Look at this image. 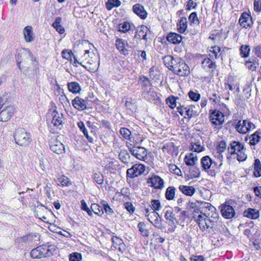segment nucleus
<instances>
[{"mask_svg": "<svg viewBox=\"0 0 261 261\" xmlns=\"http://www.w3.org/2000/svg\"><path fill=\"white\" fill-rule=\"evenodd\" d=\"M67 87L68 90L73 93L76 94L81 90L80 85L75 82L68 83Z\"/></svg>", "mask_w": 261, "mask_h": 261, "instance_id": "obj_38", "label": "nucleus"}, {"mask_svg": "<svg viewBox=\"0 0 261 261\" xmlns=\"http://www.w3.org/2000/svg\"><path fill=\"white\" fill-rule=\"evenodd\" d=\"M250 48L249 45H242L240 48V55L242 58H247L249 55Z\"/></svg>", "mask_w": 261, "mask_h": 261, "instance_id": "obj_44", "label": "nucleus"}, {"mask_svg": "<svg viewBox=\"0 0 261 261\" xmlns=\"http://www.w3.org/2000/svg\"><path fill=\"white\" fill-rule=\"evenodd\" d=\"M112 241L113 242V246L115 249H117L118 245H120V244L123 242L121 239L116 236H113L112 238Z\"/></svg>", "mask_w": 261, "mask_h": 261, "instance_id": "obj_64", "label": "nucleus"}, {"mask_svg": "<svg viewBox=\"0 0 261 261\" xmlns=\"http://www.w3.org/2000/svg\"><path fill=\"white\" fill-rule=\"evenodd\" d=\"M197 160V156L193 153L187 154L184 158V162L186 164L190 167L194 166Z\"/></svg>", "mask_w": 261, "mask_h": 261, "instance_id": "obj_25", "label": "nucleus"}, {"mask_svg": "<svg viewBox=\"0 0 261 261\" xmlns=\"http://www.w3.org/2000/svg\"><path fill=\"white\" fill-rule=\"evenodd\" d=\"M121 4V2L119 0H108L106 3V6L108 10H111L114 7H119Z\"/></svg>", "mask_w": 261, "mask_h": 261, "instance_id": "obj_42", "label": "nucleus"}, {"mask_svg": "<svg viewBox=\"0 0 261 261\" xmlns=\"http://www.w3.org/2000/svg\"><path fill=\"white\" fill-rule=\"evenodd\" d=\"M14 113V108L12 106L5 108L0 112V121L2 122L8 121Z\"/></svg>", "mask_w": 261, "mask_h": 261, "instance_id": "obj_16", "label": "nucleus"}, {"mask_svg": "<svg viewBox=\"0 0 261 261\" xmlns=\"http://www.w3.org/2000/svg\"><path fill=\"white\" fill-rule=\"evenodd\" d=\"M165 218L169 221V225H172L174 224V221L176 219L175 215L171 210H167L165 215Z\"/></svg>", "mask_w": 261, "mask_h": 261, "instance_id": "obj_46", "label": "nucleus"}, {"mask_svg": "<svg viewBox=\"0 0 261 261\" xmlns=\"http://www.w3.org/2000/svg\"><path fill=\"white\" fill-rule=\"evenodd\" d=\"M176 60L174 65L172 66V68H170V70L180 76H188L190 73L188 65L181 58L178 57Z\"/></svg>", "mask_w": 261, "mask_h": 261, "instance_id": "obj_7", "label": "nucleus"}, {"mask_svg": "<svg viewBox=\"0 0 261 261\" xmlns=\"http://www.w3.org/2000/svg\"><path fill=\"white\" fill-rule=\"evenodd\" d=\"M116 194L118 195L119 196H123L125 200H130L131 199V193L130 189L128 187H123L120 191H117Z\"/></svg>", "mask_w": 261, "mask_h": 261, "instance_id": "obj_32", "label": "nucleus"}, {"mask_svg": "<svg viewBox=\"0 0 261 261\" xmlns=\"http://www.w3.org/2000/svg\"><path fill=\"white\" fill-rule=\"evenodd\" d=\"M187 19L186 17L181 18L179 23L177 24V29L179 33H184L187 28Z\"/></svg>", "mask_w": 261, "mask_h": 261, "instance_id": "obj_36", "label": "nucleus"}, {"mask_svg": "<svg viewBox=\"0 0 261 261\" xmlns=\"http://www.w3.org/2000/svg\"><path fill=\"white\" fill-rule=\"evenodd\" d=\"M138 228L141 234L143 237H148L149 236V231L147 229L146 225L143 222H140L138 224Z\"/></svg>", "mask_w": 261, "mask_h": 261, "instance_id": "obj_39", "label": "nucleus"}, {"mask_svg": "<svg viewBox=\"0 0 261 261\" xmlns=\"http://www.w3.org/2000/svg\"><path fill=\"white\" fill-rule=\"evenodd\" d=\"M253 174L256 177L261 176V163L258 159L254 161Z\"/></svg>", "mask_w": 261, "mask_h": 261, "instance_id": "obj_40", "label": "nucleus"}, {"mask_svg": "<svg viewBox=\"0 0 261 261\" xmlns=\"http://www.w3.org/2000/svg\"><path fill=\"white\" fill-rule=\"evenodd\" d=\"M150 33V31L147 27L142 25L137 28L134 39H142L146 40L147 39V36L149 35Z\"/></svg>", "mask_w": 261, "mask_h": 261, "instance_id": "obj_15", "label": "nucleus"}, {"mask_svg": "<svg viewBox=\"0 0 261 261\" xmlns=\"http://www.w3.org/2000/svg\"><path fill=\"white\" fill-rule=\"evenodd\" d=\"M119 133L123 138L130 141L131 132L128 129L125 127H121L120 129Z\"/></svg>", "mask_w": 261, "mask_h": 261, "instance_id": "obj_51", "label": "nucleus"}, {"mask_svg": "<svg viewBox=\"0 0 261 261\" xmlns=\"http://www.w3.org/2000/svg\"><path fill=\"white\" fill-rule=\"evenodd\" d=\"M241 150H245L244 145L239 141H232L229 144L227 151L231 155L236 154Z\"/></svg>", "mask_w": 261, "mask_h": 261, "instance_id": "obj_17", "label": "nucleus"}, {"mask_svg": "<svg viewBox=\"0 0 261 261\" xmlns=\"http://www.w3.org/2000/svg\"><path fill=\"white\" fill-rule=\"evenodd\" d=\"M51 88L54 90L55 95L61 96V97L59 98V100H61L64 99V90L60 88L59 85L57 84L56 81H55V84H53Z\"/></svg>", "mask_w": 261, "mask_h": 261, "instance_id": "obj_34", "label": "nucleus"}, {"mask_svg": "<svg viewBox=\"0 0 261 261\" xmlns=\"http://www.w3.org/2000/svg\"><path fill=\"white\" fill-rule=\"evenodd\" d=\"M91 211L98 216H101L103 214L102 207L96 203H92L91 205Z\"/></svg>", "mask_w": 261, "mask_h": 261, "instance_id": "obj_49", "label": "nucleus"}, {"mask_svg": "<svg viewBox=\"0 0 261 261\" xmlns=\"http://www.w3.org/2000/svg\"><path fill=\"white\" fill-rule=\"evenodd\" d=\"M260 139L259 133L258 131L255 132L251 135L250 144L251 145H256L259 141Z\"/></svg>", "mask_w": 261, "mask_h": 261, "instance_id": "obj_48", "label": "nucleus"}, {"mask_svg": "<svg viewBox=\"0 0 261 261\" xmlns=\"http://www.w3.org/2000/svg\"><path fill=\"white\" fill-rule=\"evenodd\" d=\"M211 122L215 125H221L224 122V114L218 110H215L210 114Z\"/></svg>", "mask_w": 261, "mask_h": 261, "instance_id": "obj_13", "label": "nucleus"}, {"mask_svg": "<svg viewBox=\"0 0 261 261\" xmlns=\"http://www.w3.org/2000/svg\"><path fill=\"white\" fill-rule=\"evenodd\" d=\"M167 39L170 43L178 44L182 40V37L178 34L171 32L167 35Z\"/></svg>", "mask_w": 261, "mask_h": 261, "instance_id": "obj_26", "label": "nucleus"}, {"mask_svg": "<svg viewBox=\"0 0 261 261\" xmlns=\"http://www.w3.org/2000/svg\"><path fill=\"white\" fill-rule=\"evenodd\" d=\"M93 178L95 181L99 185H101L103 182V176L100 172H96L93 174Z\"/></svg>", "mask_w": 261, "mask_h": 261, "instance_id": "obj_57", "label": "nucleus"}, {"mask_svg": "<svg viewBox=\"0 0 261 261\" xmlns=\"http://www.w3.org/2000/svg\"><path fill=\"white\" fill-rule=\"evenodd\" d=\"M145 171V166L141 164H136L127 170V177L135 178L141 175Z\"/></svg>", "mask_w": 261, "mask_h": 261, "instance_id": "obj_11", "label": "nucleus"}, {"mask_svg": "<svg viewBox=\"0 0 261 261\" xmlns=\"http://www.w3.org/2000/svg\"><path fill=\"white\" fill-rule=\"evenodd\" d=\"M221 212L222 215L226 219H230L235 215L233 208L231 206L226 204H223L222 205Z\"/></svg>", "mask_w": 261, "mask_h": 261, "instance_id": "obj_19", "label": "nucleus"}, {"mask_svg": "<svg viewBox=\"0 0 261 261\" xmlns=\"http://www.w3.org/2000/svg\"><path fill=\"white\" fill-rule=\"evenodd\" d=\"M23 34L25 40L28 42H30L33 41V28L30 25L25 27L23 29Z\"/></svg>", "mask_w": 261, "mask_h": 261, "instance_id": "obj_28", "label": "nucleus"}, {"mask_svg": "<svg viewBox=\"0 0 261 261\" xmlns=\"http://www.w3.org/2000/svg\"><path fill=\"white\" fill-rule=\"evenodd\" d=\"M63 138V135H59L57 136L56 140L50 144V148L53 151L57 154H60L65 150L64 145L61 142Z\"/></svg>", "mask_w": 261, "mask_h": 261, "instance_id": "obj_12", "label": "nucleus"}, {"mask_svg": "<svg viewBox=\"0 0 261 261\" xmlns=\"http://www.w3.org/2000/svg\"><path fill=\"white\" fill-rule=\"evenodd\" d=\"M244 216L251 219H256L259 217V214L256 209L249 208L244 212Z\"/></svg>", "mask_w": 261, "mask_h": 261, "instance_id": "obj_27", "label": "nucleus"}, {"mask_svg": "<svg viewBox=\"0 0 261 261\" xmlns=\"http://www.w3.org/2000/svg\"><path fill=\"white\" fill-rule=\"evenodd\" d=\"M39 251L41 252L42 257H49L53 255L56 249L55 245H50L49 243L39 246Z\"/></svg>", "mask_w": 261, "mask_h": 261, "instance_id": "obj_14", "label": "nucleus"}, {"mask_svg": "<svg viewBox=\"0 0 261 261\" xmlns=\"http://www.w3.org/2000/svg\"><path fill=\"white\" fill-rule=\"evenodd\" d=\"M127 146L132 154L137 159L144 161L147 159V151L144 147L130 144Z\"/></svg>", "mask_w": 261, "mask_h": 261, "instance_id": "obj_9", "label": "nucleus"}, {"mask_svg": "<svg viewBox=\"0 0 261 261\" xmlns=\"http://www.w3.org/2000/svg\"><path fill=\"white\" fill-rule=\"evenodd\" d=\"M176 189L173 186L168 187L165 192V198L168 200H172L174 199Z\"/></svg>", "mask_w": 261, "mask_h": 261, "instance_id": "obj_31", "label": "nucleus"}, {"mask_svg": "<svg viewBox=\"0 0 261 261\" xmlns=\"http://www.w3.org/2000/svg\"><path fill=\"white\" fill-rule=\"evenodd\" d=\"M133 10L134 12L141 19H144L147 17V13L143 5L136 4L133 6Z\"/></svg>", "mask_w": 261, "mask_h": 261, "instance_id": "obj_23", "label": "nucleus"}, {"mask_svg": "<svg viewBox=\"0 0 261 261\" xmlns=\"http://www.w3.org/2000/svg\"><path fill=\"white\" fill-rule=\"evenodd\" d=\"M190 177L191 178H197L200 176V172L199 169L194 166H191L189 168Z\"/></svg>", "mask_w": 261, "mask_h": 261, "instance_id": "obj_43", "label": "nucleus"}, {"mask_svg": "<svg viewBox=\"0 0 261 261\" xmlns=\"http://www.w3.org/2000/svg\"><path fill=\"white\" fill-rule=\"evenodd\" d=\"M53 108L49 109L46 114V121L48 127L52 129L51 127H56L57 129H61L63 127V123L62 118L58 115V112L56 111V107L53 104Z\"/></svg>", "mask_w": 261, "mask_h": 261, "instance_id": "obj_3", "label": "nucleus"}, {"mask_svg": "<svg viewBox=\"0 0 261 261\" xmlns=\"http://www.w3.org/2000/svg\"><path fill=\"white\" fill-rule=\"evenodd\" d=\"M189 98L193 101H197L200 98V94L192 90L188 93Z\"/></svg>", "mask_w": 261, "mask_h": 261, "instance_id": "obj_58", "label": "nucleus"}, {"mask_svg": "<svg viewBox=\"0 0 261 261\" xmlns=\"http://www.w3.org/2000/svg\"><path fill=\"white\" fill-rule=\"evenodd\" d=\"M39 246L37 247L36 248H34L31 250L30 252V256L31 257L34 259L41 258L42 257V255L41 252L39 251Z\"/></svg>", "mask_w": 261, "mask_h": 261, "instance_id": "obj_52", "label": "nucleus"}, {"mask_svg": "<svg viewBox=\"0 0 261 261\" xmlns=\"http://www.w3.org/2000/svg\"><path fill=\"white\" fill-rule=\"evenodd\" d=\"M96 56L94 53H91V56L87 60H82L81 62H79L77 60V58L75 55L72 52L71 50H69L67 52V55H66V60L70 61V63H72L74 66H76V64L79 63L85 69L90 71V70H93L90 67V65L95 64L96 62Z\"/></svg>", "mask_w": 261, "mask_h": 261, "instance_id": "obj_5", "label": "nucleus"}, {"mask_svg": "<svg viewBox=\"0 0 261 261\" xmlns=\"http://www.w3.org/2000/svg\"><path fill=\"white\" fill-rule=\"evenodd\" d=\"M203 170L206 171L208 174L215 177L221 171V164L212 160L208 155L203 156L200 161Z\"/></svg>", "mask_w": 261, "mask_h": 261, "instance_id": "obj_2", "label": "nucleus"}, {"mask_svg": "<svg viewBox=\"0 0 261 261\" xmlns=\"http://www.w3.org/2000/svg\"><path fill=\"white\" fill-rule=\"evenodd\" d=\"M177 57H173L171 56H166L163 58L164 65L170 70L172 68V66L174 64L175 60H176Z\"/></svg>", "mask_w": 261, "mask_h": 261, "instance_id": "obj_33", "label": "nucleus"}, {"mask_svg": "<svg viewBox=\"0 0 261 261\" xmlns=\"http://www.w3.org/2000/svg\"><path fill=\"white\" fill-rule=\"evenodd\" d=\"M167 103L169 104V107L171 109H174L176 107V98L172 95L169 96L166 99Z\"/></svg>", "mask_w": 261, "mask_h": 261, "instance_id": "obj_61", "label": "nucleus"}, {"mask_svg": "<svg viewBox=\"0 0 261 261\" xmlns=\"http://www.w3.org/2000/svg\"><path fill=\"white\" fill-rule=\"evenodd\" d=\"M226 143L224 141H221L217 146L216 150L223 153L226 149Z\"/></svg>", "mask_w": 261, "mask_h": 261, "instance_id": "obj_63", "label": "nucleus"}, {"mask_svg": "<svg viewBox=\"0 0 261 261\" xmlns=\"http://www.w3.org/2000/svg\"><path fill=\"white\" fill-rule=\"evenodd\" d=\"M204 145H201L199 141L192 142L190 145V150L196 152H200L204 150Z\"/></svg>", "mask_w": 261, "mask_h": 261, "instance_id": "obj_37", "label": "nucleus"}, {"mask_svg": "<svg viewBox=\"0 0 261 261\" xmlns=\"http://www.w3.org/2000/svg\"><path fill=\"white\" fill-rule=\"evenodd\" d=\"M213 50L211 51V56H214L216 59L218 58L221 55V48L218 46H214L212 47Z\"/></svg>", "mask_w": 261, "mask_h": 261, "instance_id": "obj_60", "label": "nucleus"}, {"mask_svg": "<svg viewBox=\"0 0 261 261\" xmlns=\"http://www.w3.org/2000/svg\"><path fill=\"white\" fill-rule=\"evenodd\" d=\"M245 65L248 69L255 71L258 65V60L256 59H249L245 63Z\"/></svg>", "mask_w": 261, "mask_h": 261, "instance_id": "obj_35", "label": "nucleus"}, {"mask_svg": "<svg viewBox=\"0 0 261 261\" xmlns=\"http://www.w3.org/2000/svg\"><path fill=\"white\" fill-rule=\"evenodd\" d=\"M193 108H195V107L193 106H190L187 107V110H186V115L189 119L198 115V113L197 111L194 110Z\"/></svg>", "mask_w": 261, "mask_h": 261, "instance_id": "obj_45", "label": "nucleus"}, {"mask_svg": "<svg viewBox=\"0 0 261 261\" xmlns=\"http://www.w3.org/2000/svg\"><path fill=\"white\" fill-rule=\"evenodd\" d=\"M201 64L204 69H212V71L217 67L215 62L212 61L210 58L204 59L202 61Z\"/></svg>", "mask_w": 261, "mask_h": 261, "instance_id": "obj_29", "label": "nucleus"}, {"mask_svg": "<svg viewBox=\"0 0 261 261\" xmlns=\"http://www.w3.org/2000/svg\"><path fill=\"white\" fill-rule=\"evenodd\" d=\"M40 238V236L38 233H29L18 237L15 242L22 246L24 244H37Z\"/></svg>", "mask_w": 261, "mask_h": 261, "instance_id": "obj_8", "label": "nucleus"}, {"mask_svg": "<svg viewBox=\"0 0 261 261\" xmlns=\"http://www.w3.org/2000/svg\"><path fill=\"white\" fill-rule=\"evenodd\" d=\"M101 204L102 205V210L105 211V212L106 213V214L112 215L114 213L113 210L110 207V205L107 201L105 200L101 201Z\"/></svg>", "mask_w": 261, "mask_h": 261, "instance_id": "obj_50", "label": "nucleus"}, {"mask_svg": "<svg viewBox=\"0 0 261 261\" xmlns=\"http://www.w3.org/2000/svg\"><path fill=\"white\" fill-rule=\"evenodd\" d=\"M28 57H29L30 60L32 62L34 70L33 71L31 70L30 73L29 72V71L27 70L25 74H28V75L30 77H33L39 72V68L38 66V63L36 61V58L33 56L30 50H24L22 53L17 55V57H16L17 65L18 68L20 69H21L20 64L22 62L21 60L22 59V58H28Z\"/></svg>", "mask_w": 261, "mask_h": 261, "instance_id": "obj_4", "label": "nucleus"}, {"mask_svg": "<svg viewBox=\"0 0 261 261\" xmlns=\"http://www.w3.org/2000/svg\"><path fill=\"white\" fill-rule=\"evenodd\" d=\"M239 22L241 26L245 28H247L253 24L251 16L247 12L242 13Z\"/></svg>", "mask_w": 261, "mask_h": 261, "instance_id": "obj_18", "label": "nucleus"}, {"mask_svg": "<svg viewBox=\"0 0 261 261\" xmlns=\"http://www.w3.org/2000/svg\"><path fill=\"white\" fill-rule=\"evenodd\" d=\"M69 261H81L82 255L78 252H73L69 255Z\"/></svg>", "mask_w": 261, "mask_h": 261, "instance_id": "obj_54", "label": "nucleus"}, {"mask_svg": "<svg viewBox=\"0 0 261 261\" xmlns=\"http://www.w3.org/2000/svg\"><path fill=\"white\" fill-rule=\"evenodd\" d=\"M245 150H241L236 153L237 159L239 161H244L247 159V155L245 153Z\"/></svg>", "mask_w": 261, "mask_h": 261, "instance_id": "obj_62", "label": "nucleus"}, {"mask_svg": "<svg viewBox=\"0 0 261 261\" xmlns=\"http://www.w3.org/2000/svg\"><path fill=\"white\" fill-rule=\"evenodd\" d=\"M119 159L125 164L128 163L129 161L130 155L126 150H121L118 154Z\"/></svg>", "mask_w": 261, "mask_h": 261, "instance_id": "obj_41", "label": "nucleus"}, {"mask_svg": "<svg viewBox=\"0 0 261 261\" xmlns=\"http://www.w3.org/2000/svg\"><path fill=\"white\" fill-rule=\"evenodd\" d=\"M255 127V125L247 120H244L238 121L236 126V130L241 134H246L251 129H253Z\"/></svg>", "mask_w": 261, "mask_h": 261, "instance_id": "obj_10", "label": "nucleus"}, {"mask_svg": "<svg viewBox=\"0 0 261 261\" xmlns=\"http://www.w3.org/2000/svg\"><path fill=\"white\" fill-rule=\"evenodd\" d=\"M149 206L151 207V210L155 212L159 211L162 208L161 202L159 200L152 199Z\"/></svg>", "mask_w": 261, "mask_h": 261, "instance_id": "obj_47", "label": "nucleus"}, {"mask_svg": "<svg viewBox=\"0 0 261 261\" xmlns=\"http://www.w3.org/2000/svg\"><path fill=\"white\" fill-rule=\"evenodd\" d=\"M13 137L15 143L19 146H28L32 141L30 133L27 132L23 128L16 129Z\"/></svg>", "mask_w": 261, "mask_h": 261, "instance_id": "obj_6", "label": "nucleus"}, {"mask_svg": "<svg viewBox=\"0 0 261 261\" xmlns=\"http://www.w3.org/2000/svg\"><path fill=\"white\" fill-rule=\"evenodd\" d=\"M124 208L130 214H133L135 211L136 208L130 202H125L123 204Z\"/></svg>", "mask_w": 261, "mask_h": 261, "instance_id": "obj_55", "label": "nucleus"}, {"mask_svg": "<svg viewBox=\"0 0 261 261\" xmlns=\"http://www.w3.org/2000/svg\"><path fill=\"white\" fill-rule=\"evenodd\" d=\"M178 189L184 194L189 196H192L195 192V189L193 186L180 185Z\"/></svg>", "mask_w": 261, "mask_h": 261, "instance_id": "obj_30", "label": "nucleus"}, {"mask_svg": "<svg viewBox=\"0 0 261 261\" xmlns=\"http://www.w3.org/2000/svg\"><path fill=\"white\" fill-rule=\"evenodd\" d=\"M189 19L191 24H199V21L197 17V13L192 12L189 17Z\"/></svg>", "mask_w": 261, "mask_h": 261, "instance_id": "obj_59", "label": "nucleus"}, {"mask_svg": "<svg viewBox=\"0 0 261 261\" xmlns=\"http://www.w3.org/2000/svg\"><path fill=\"white\" fill-rule=\"evenodd\" d=\"M129 30L130 24L127 22H124L118 26V31L122 33H125Z\"/></svg>", "mask_w": 261, "mask_h": 261, "instance_id": "obj_56", "label": "nucleus"}, {"mask_svg": "<svg viewBox=\"0 0 261 261\" xmlns=\"http://www.w3.org/2000/svg\"><path fill=\"white\" fill-rule=\"evenodd\" d=\"M218 219H214L211 217H206L205 222L206 223L205 226L206 227V229L209 228H212L215 225V222L217 221Z\"/></svg>", "mask_w": 261, "mask_h": 261, "instance_id": "obj_53", "label": "nucleus"}, {"mask_svg": "<svg viewBox=\"0 0 261 261\" xmlns=\"http://www.w3.org/2000/svg\"><path fill=\"white\" fill-rule=\"evenodd\" d=\"M151 186L156 189H162L164 187V181L159 176L154 175L149 179Z\"/></svg>", "mask_w": 261, "mask_h": 261, "instance_id": "obj_22", "label": "nucleus"}, {"mask_svg": "<svg viewBox=\"0 0 261 261\" xmlns=\"http://www.w3.org/2000/svg\"><path fill=\"white\" fill-rule=\"evenodd\" d=\"M116 48L119 50L121 54H123L125 56L128 55V50L127 47H128L129 45L125 41L122 39H117L115 43Z\"/></svg>", "mask_w": 261, "mask_h": 261, "instance_id": "obj_20", "label": "nucleus"}, {"mask_svg": "<svg viewBox=\"0 0 261 261\" xmlns=\"http://www.w3.org/2000/svg\"><path fill=\"white\" fill-rule=\"evenodd\" d=\"M147 220L155 227L158 228H161V220L160 218L159 214L156 212L153 211V213L151 214V216L147 218Z\"/></svg>", "mask_w": 261, "mask_h": 261, "instance_id": "obj_24", "label": "nucleus"}, {"mask_svg": "<svg viewBox=\"0 0 261 261\" xmlns=\"http://www.w3.org/2000/svg\"><path fill=\"white\" fill-rule=\"evenodd\" d=\"M201 210H195L193 212L192 218L198 224L199 228L202 231L206 229V217H211L214 219H218V214L216 212V208L211 203L203 202L201 203Z\"/></svg>", "mask_w": 261, "mask_h": 261, "instance_id": "obj_1", "label": "nucleus"}, {"mask_svg": "<svg viewBox=\"0 0 261 261\" xmlns=\"http://www.w3.org/2000/svg\"><path fill=\"white\" fill-rule=\"evenodd\" d=\"M72 104L76 109L79 110H83L87 109V100L78 96L72 100Z\"/></svg>", "mask_w": 261, "mask_h": 261, "instance_id": "obj_21", "label": "nucleus"}]
</instances>
